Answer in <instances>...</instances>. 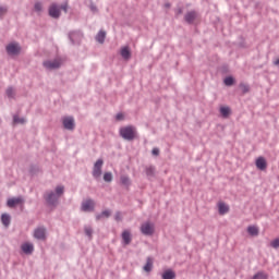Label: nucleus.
Instances as JSON below:
<instances>
[{
  "label": "nucleus",
  "instance_id": "nucleus-19",
  "mask_svg": "<svg viewBox=\"0 0 279 279\" xmlns=\"http://www.w3.org/2000/svg\"><path fill=\"white\" fill-rule=\"evenodd\" d=\"M120 53L124 60H130V58H132V50H130V47L128 46L123 47Z\"/></svg>",
  "mask_w": 279,
  "mask_h": 279
},
{
  "label": "nucleus",
  "instance_id": "nucleus-45",
  "mask_svg": "<svg viewBox=\"0 0 279 279\" xmlns=\"http://www.w3.org/2000/svg\"><path fill=\"white\" fill-rule=\"evenodd\" d=\"M274 64L275 66H279V58L276 61H274Z\"/></svg>",
  "mask_w": 279,
  "mask_h": 279
},
{
  "label": "nucleus",
  "instance_id": "nucleus-22",
  "mask_svg": "<svg viewBox=\"0 0 279 279\" xmlns=\"http://www.w3.org/2000/svg\"><path fill=\"white\" fill-rule=\"evenodd\" d=\"M220 114L223 119H228L232 114V109L230 107H220Z\"/></svg>",
  "mask_w": 279,
  "mask_h": 279
},
{
  "label": "nucleus",
  "instance_id": "nucleus-32",
  "mask_svg": "<svg viewBox=\"0 0 279 279\" xmlns=\"http://www.w3.org/2000/svg\"><path fill=\"white\" fill-rule=\"evenodd\" d=\"M84 232H85L86 236H88L89 240L93 239V227L85 226Z\"/></svg>",
  "mask_w": 279,
  "mask_h": 279
},
{
  "label": "nucleus",
  "instance_id": "nucleus-36",
  "mask_svg": "<svg viewBox=\"0 0 279 279\" xmlns=\"http://www.w3.org/2000/svg\"><path fill=\"white\" fill-rule=\"evenodd\" d=\"M104 180L106 182H112V172H105Z\"/></svg>",
  "mask_w": 279,
  "mask_h": 279
},
{
  "label": "nucleus",
  "instance_id": "nucleus-46",
  "mask_svg": "<svg viewBox=\"0 0 279 279\" xmlns=\"http://www.w3.org/2000/svg\"><path fill=\"white\" fill-rule=\"evenodd\" d=\"M165 8H171V3L167 2V3L165 4Z\"/></svg>",
  "mask_w": 279,
  "mask_h": 279
},
{
  "label": "nucleus",
  "instance_id": "nucleus-12",
  "mask_svg": "<svg viewBox=\"0 0 279 279\" xmlns=\"http://www.w3.org/2000/svg\"><path fill=\"white\" fill-rule=\"evenodd\" d=\"M82 38H84V35H82L80 32H71L69 34V39L72 45H80L82 43Z\"/></svg>",
  "mask_w": 279,
  "mask_h": 279
},
{
  "label": "nucleus",
  "instance_id": "nucleus-21",
  "mask_svg": "<svg viewBox=\"0 0 279 279\" xmlns=\"http://www.w3.org/2000/svg\"><path fill=\"white\" fill-rule=\"evenodd\" d=\"M162 279H175V271L172 269H167L161 275Z\"/></svg>",
  "mask_w": 279,
  "mask_h": 279
},
{
  "label": "nucleus",
  "instance_id": "nucleus-40",
  "mask_svg": "<svg viewBox=\"0 0 279 279\" xmlns=\"http://www.w3.org/2000/svg\"><path fill=\"white\" fill-rule=\"evenodd\" d=\"M89 10H90L92 12H98L97 5H95V3H93V1H92L90 4H89Z\"/></svg>",
  "mask_w": 279,
  "mask_h": 279
},
{
  "label": "nucleus",
  "instance_id": "nucleus-29",
  "mask_svg": "<svg viewBox=\"0 0 279 279\" xmlns=\"http://www.w3.org/2000/svg\"><path fill=\"white\" fill-rule=\"evenodd\" d=\"M234 82H236L234 76H227L223 81L225 86H234Z\"/></svg>",
  "mask_w": 279,
  "mask_h": 279
},
{
  "label": "nucleus",
  "instance_id": "nucleus-28",
  "mask_svg": "<svg viewBox=\"0 0 279 279\" xmlns=\"http://www.w3.org/2000/svg\"><path fill=\"white\" fill-rule=\"evenodd\" d=\"M247 233L251 236H258V229L254 226H250V227H247Z\"/></svg>",
  "mask_w": 279,
  "mask_h": 279
},
{
  "label": "nucleus",
  "instance_id": "nucleus-9",
  "mask_svg": "<svg viewBox=\"0 0 279 279\" xmlns=\"http://www.w3.org/2000/svg\"><path fill=\"white\" fill-rule=\"evenodd\" d=\"M48 14L51 19H60L62 12L60 11V7H58V4L52 3L48 9Z\"/></svg>",
  "mask_w": 279,
  "mask_h": 279
},
{
  "label": "nucleus",
  "instance_id": "nucleus-8",
  "mask_svg": "<svg viewBox=\"0 0 279 279\" xmlns=\"http://www.w3.org/2000/svg\"><path fill=\"white\" fill-rule=\"evenodd\" d=\"M19 204H22V208H23V204H25V198H23V196L12 197V198H9L7 202V206L9 208H16Z\"/></svg>",
  "mask_w": 279,
  "mask_h": 279
},
{
  "label": "nucleus",
  "instance_id": "nucleus-24",
  "mask_svg": "<svg viewBox=\"0 0 279 279\" xmlns=\"http://www.w3.org/2000/svg\"><path fill=\"white\" fill-rule=\"evenodd\" d=\"M151 269H154V258L151 257H147L146 259V264L144 266V271H151Z\"/></svg>",
  "mask_w": 279,
  "mask_h": 279
},
{
  "label": "nucleus",
  "instance_id": "nucleus-6",
  "mask_svg": "<svg viewBox=\"0 0 279 279\" xmlns=\"http://www.w3.org/2000/svg\"><path fill=\"white\" fill-rule=\"evenodd\" d=\"M141 232L144 236H153L155 232L154 223L151 222H144L141 226Z\"/></svg>",
  "mask_w": 279,
  "mask_h": 279
},
{
  "label": "nucleus",
  "instance_id": "nucleus-7",
  "mask_svg": "<svg viewBox=\"0 0 279 279\" xmlns=\"http://www.w3.org/2000/svg\"><path fill=\"white\" fill-rule=\"evenodd\" d=\"M62 123L64 130H69L70 132H73V130H75V118H73V116L64 117L62 119Z\"/></svg>",
  "mask_w": 279,
  "mask_h": 279
},
{
  "label": "nucleus",
  "instance_id": "nucleus-13",
  "mask_svg": "<svg viewBox=\"0 0 279 279\" xmlns=\"http://www.w3.org/2000/svg\"><path fill=\"white\" fill-rule=\"evenodd\" d=\"M196 20H197V11L195 10L190 11L184 15V21L185 23H187V25H193V23H195Z\"/></svg>",
  "mask_w": 279,
  "mask_h": 279
},
{
  "label": "nucleus",
  "instance_id": "nucleus-33",
  "mask_svg": "<svg viewBox=\"0 0 279 279\" xmlns=\"http://www.w3.org/2000/svg\"><path fill=\"white\" fill-rule=\"evenodd\" d=\"M120 182L121 184H123V186H130L131 182H130V177L128 175H122L120 178Z\"/></svg>",
  "mask_w": 279,
  "mask_h": 279
},
{
  "label": "nucleus",
  "instance_id": "nucleus-23",
  "mask_svg": "<svg viewBox=\"0 0 279 279\" xmlns=\"http://www.w3.org/2000/svg\"><path fill=\"white\" fill-rule=\"evenodd\" d=\"M1 221L5 228L10 227V223L12 221V217H10V214H2L1 215Z\"/></svg>",
  "mask_w": 279,
  "mask_h": 279
},
{
  "label": "nucleus",
  "instance_id": "nucleus-25",
  "mask_svg": "<svg viewBox=\"0 0 279 279\" xmlns=\"http://www.w3.org/2000/svg\"><path fill=\"white\" fill-rule=\"evenodd\" d=\"M5 95H7L8 99H15V97H16V92L14 90V87L9 86V87L5 89Z\"/></svg>",
  "mask_w": 279,
  "mask_h": 279
},
{
  "label": "nucleus",
  "instance_id": "nucleus-20",
  "mask_svg": "<svg viewBox=\"0 0 279 279\" xmlns=\"http://www.w3.org/2000/svg\"><path fill=\"white\" fill-rule=\"evenodd\" d=\"M218 213L219 215H227V213H230V207L226 203H219Z\"/></svg>",
  "mask_w": 279,
  "mask_h": 279
},
{
  "label": "nucleus",
  "instance_id": "nucleus-30",
  "mask_svg": "<svg viewBox=\"0 0 279 279\" xmlns=\"http://www.w3.org/2000/svg\"><path fill=\"white\" fill-rule=\"evenodd\" d=\"M239 88H241L242 95L250 93V86L245 83H240Z\"/></svg>",
  "mask_w": 279,
  "mask_h": 279
},
{
  "label": "nucleus",
  "instance_id": "nucleus-43",
  "mask_svg": "<svg viewBox=\"0 0 279 279\" xmlns=\"http://www.w3.org/2000/svg\"><path fill=\"white\" fill-rule=\"evenodd\" d=\"M59 9L63 10L66 13L69 10V4L68 3L61 4Z\"/></svg>",
  "mask_w": 279,
  "mask_h": 279
},
{
  "label": "nucleus",
  "instance_id": "nucleus-27",
  "mask_svg": "<svg viewBox=\"0 0 279 279\" xmlns=\"http://www.w3.org/2000/svg\"><path fill=\"white\" fill-rule=\"evenodd\" d=\"M29 173L31 175H36V173H40V167H38V165H31Z\"/></svg>",
  "mask_w": 279,
  "mask_h": 279
},
{
  "label": "nucleus",
  "instance_id": "nucleus-41",
  "mask_svg": "<svg viewBox=\"0 0 279 279\" xmlns=\"http://www.w3.org/2000/svg\"><path fill=\"white\" fill-rule=\"evenodd\" d=\"M125 119V116L123 113H117L116 121H123Z\"/></svg>",
  "mask_w": 279,
  "mask_h": 279
},
{
  "label": "nucleus",
  "instance_id": "nucleus-3",
  "mask_svg": "<svg viewBox=\"0 0 279 279\" xmlns=\"http://www.w3.org/2000/svg\"><path fill=\"white\" fill-rule=\"evenodd\" d=\"M5 51L7 54L11 58H16L17 56H21V51H23V48L21 47V44L14 41L7 45Z\"/></svg>",
  "mask_w": 279,
  "mask_h": 279
},
{
  "label": "nucleus",
  "instance_id": "nucleus-34",
  "mask_svg": "<svg viewBox=\"0 0 279 279\" xmlns=\"http://www.w3.org/2000/svg\"><path fill=\"white\" fill-rule=\"evenodd\" d=\"M252 279H268V276L263 271H258L253 276Z\"/></svg>",
  "mask_w": 279,
  "mask_h": 279
},
{
  "label": "nucleus",
  "instance_id": "nucleus-37",
  "mask_svg": "<svg viewBox=\"0 0 279 279\" xmlns=\"http://www.w3.org/2000/svg\"><path fill=\"white\" fill-rule=\"evenodd\" d=\"M270 245L274 247V250H279V238L272 240Z\"/></svg>",
  "mask_w": 279,
  "mask_h": 279
},
{
  "label": "nucleus",
  "instance_id": "nucleus-4",
  "mask_svg": "<svg viewBox=\"0 0 279 279\" xmlns=\"http://www.w3.org/2000/svg\"><path fill=\"white\" fill-rule=\"evenodd\" d=\"M43 66L49 71H56V69H60L62 66V61L58 59H54L53 61L47 60L43 62Z\"/></svg>",
  "mask_w": 279,
  "mask_h": 279
},
{
  "label": "nucleus",
  "instance_id": "nucleus-1",
  "mask_svg": "<svg viewBox=\"0 0 279 279\" xmlns=\"http://www.w3.org/2000/svg\"><path fill=\"white\" fill-rule=\"evenodd\" d=\"M62 195H64V185H58L54 192H45L44 199L48 206H58V202Z\"/></svg>",
  "mask_w": 279,
  "mask_h": 279
},
{
  "label": "nucleus",
  "instance_id": "nucleus-35",
  "mask_svg": "<svg viewBox=\"0 0 279 279\" xmlns=\"http://www.w3.org/2000/svg\"><path fill=\"white\" fill-rule=\"evenodd\" d=\"M35 12H43V2H36L34 4Z\"/></svg>",
  "mask_w": 279,
  "mask_h": 279
},
{
  "label": "nucleus",
  "instance_id": "nucleus-17",
  "mask_svg": "<svg viewBox=\"0 0 279 279\" xmlns=\"http://www.w3.org/2000/svg\"><path fill=\"white\" fill-rule=\"evenodd\" d=\"M112 215V210L110 209H106L104 211H101L100 214L96 215V221H101V219H110Z\"/></svg>",
  "mask_w": 279,
  "mask_h": 279
},
{
  "label": "nucleus",
  "instance_id": "nucleus-39",
  "mask_svg": "<svg viewBox=\"0 0 279 279\" xmlns=\"http://www.w3.org/2000/svg\"><path fill=\"white\" fill-rule=\"evenodd\" d=\"M3 14H8V7H0V16H3Z\"/></svg>",
  "mask_w": 279,
  "mask_h": 279
},
{
  "label": "nucleus",
  "instance_id": "nucleus-16",
  "mask_svg": "<svg viewBox=\"0 0 279 279\" xmlns=\"http://www.w3.org/2000/svg\"><path fill=\"white\" fill-rule=\"evenodd\" d=\"M145 173L149 180H151V178H156V166H146Z\"/></svg>",
  "mask_w": 279,
  "mask_h": 279
},
{
  "label": "nucleus",
  "instance_id": "nucleus-14",
  "mask_svg": "<svg viewBox=\"0 0 279 279\" xmlns=\"http://www.w3.org/2000/svg\"><path fill=\"white\" fill-rule=\"evenodd\" d=\"M256 167L259 169V171H265L267 169V160L265 157H258L255 161Z\"/></svg>",
  "mask_w": 279,
  "mask_h": 279
},
{
  "label": "nucleus",
  "instance_id": "nucleus-44",
  "mask_svg": "<svg viewBox=\"0 0 279 279\" xmlns=\"http://www.w3.org/2000/svg\"><path fill=\"white\" fill-rule=\"evenodd\" d=\"M183 12H184V9L178 8L175 14L177 16H180V14H183Z\"/></svg>",
  "mask_w": 279,
  "mask_h": 279
},
{
  "label": "nucleus",
  "instance_id": "nucleus-15",
  "mask_svg": "<svg viewBox=\"0 0 279 279\" xmlns=\"http://www.w3.org/2000/svg\"><path fill=\"white\" fill-rule=\"evenodd\" d=\"M121 236L124 245H130V243H132V233L130 231L124 230Z\"/></svg>",
  "mask_w": 279,
  "mask_h": 279
},
{
  "label": "nucleus",
  "instance_id": "nucleus-10",
  "mask_svg": "<svg viewBox=\"0 0 279 279\" xmlns=\"http://www.w3.org/2000/svg\"><path fill=\"white\" fill-rule=\"evenodd\" d=\"M34 236L38 241H46L47 240V229L45 227H38L34 231Z\"/></svg>",
  "mask_w": 279,
  "mask_h": 279
},
{
  "label": "nucleus",
  "instance_id": "nucleus-5",
  "mask_svg": "<svg viewBox=\"0 0 279 279\" xmlns=\"http://www.w3.org/2000/svg\"><path fill=\"white\" fill-rule=\"evenodd\" d=\"M104 167V159H98L94 163L92 175L95 178V180H99L101 178V168Z\"/></svg>",
  "mask_w": 279,
  "mask_h": 279
},
{
  "label": "nucleus",
  "instance_id": "nucleus-26",
  "mask_svg": "<svg viewBox=\"0 0 279 279\" xmlns=\"http://www.w3.org/2000/svg\"><path fill=\"white\" fill-rule=\"evenodd\" d=\"M96 40H97V43H99L100 45H104V43H106V31H100V32L96 35Z\"/></svg>",
  "mask_w": 279,
  "mask_h": 279
},
{
  "label": "nucleus",
  "instance_id": "nucleus-11",
  "mask_svg": "<svg viewBox=\"0 0 279 279\" xmlns=\"http://www.w3.org/2000/svg\"><path fill=\"white\" fill-rule=\"evenodd\" d=\"M83 213H93L95 210V201L93 198L86 199V202L82 203Z\"/></svg>",
  "mask_w": 279,
  "mask_h": 279
},
{
  "label": "nucleus",
  "instance_id": "nucleus-31",
  "mask_svg": "<svg viewBox=\"0 0 279 279\" xmlns=\"http://www.w3.org/2000/svg\"><path fill=\"white\" fill-rule=\"evenodd\" d=\"M27 121L25 118H20L17 114L13 116V123H20L21 125H25Z\"/></svg>",
  "mask_w": 279,
  "mask_h": 279
},
{
  "label": "nucleus",
  "instance_id": "nucleus-38",
  "mask_svg": "<svg viewBox=\"0 0 279 279\" xmlns=\"http://www.w3.org/2000/svg\"><path fill=\"white\" fill-rule=\"evenodd\" d=\"M114 220L116 221H123V217L121 216V211H117L116 213Z\"/></svg>",
  "mask_w": 279,
  "mask_h": 279
},
{
  "label": "nucleus",
  "instance_id": "nucleus-2",
  "mask_svg": "<svg viewBox=\"0 0 279 279\" xmlns=\"http://www.w3.org/2000/svg\"><path fill=\"white\" fill-rule=\"evenodd\" d=\"M119 134L121 138H123L124 141H129V143H132V141L136 140L138 132L136 131V126L126 125L120 129Z\"/></svg>",
  "mask_w": 279,
  "mask_h": 279
},
{
  "label": "nucleus",
  "instance_id": "nucleus-42",
  "mask_svg": "<svg viewBox=\"0 0 279 279\" xmlns=\"http://www.w3.org/2000/svg\"><path fill=\"white\" fill-rule=\"evenodd\" d=\"M151 154L154 156H160V148H158V147L153 148Z\"/></svg>",
  "mask_w": 279,
  "mask_h": 279
},
{
  "label": "nucleus",
  "instance_id": "nucleus-18",
  "mask_svg": "<svg viewBox=\"0 0 279 279\" xmlns=\"http://www.w3.org/2000/svg\"><path fill=\"white\" fill-rule=\"evenodd\" d=\"M22 252L29 256V254H34V244L32 243H24L22 245Z\"/></svg>",
  "mask_w": 279,
  "mask_h": 279
}]
</instances>
